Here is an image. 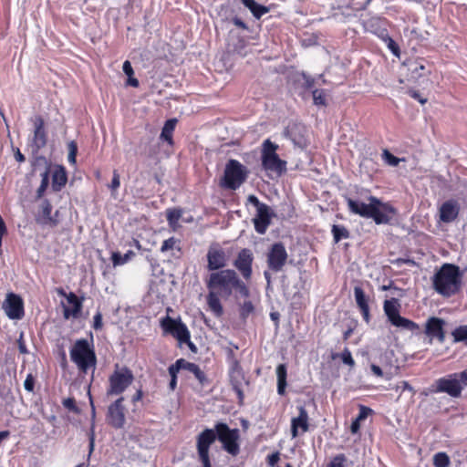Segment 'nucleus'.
I'll use <instances>...</instances> for the list:
<instances>
[{"label": "nucleus", "instance_id": "52", "mask_svg": "<svg viewBox=\"0 0 467 467\" xmlns=\"http://www.w3.org/2000/svg\"><path fill=\"white\" fill-rule=\"evenodd\" d=\"M247 201L249 203L253 204L254 207H256V211L261 209V206H267L265 203H263L259 201V199L255 195H249L247 198Z\"/></svg>", "mask_w": 467, "mask_h": 467}, {"label": "nucleus", "instance_id": "49", "mask_svg": "<svg viewBox=\"0 0 467 467\" xmlns=\"http://www.w3.org/2000/svg\"><path fill=\"white\" fill-rule=\"evenodd\" d=\"M384 43L387 45L388 48L391 51V53L394 56L400 57V47L391 37H387V40Z\"/></svg>", "mask_w": 467, "mask_h": 467}, {"label": "nucleus", "instance_id": "27", "mask_svg": "<svg viewBox=\"0 0 467 467\" xmlns=\"http://www.w3.org/2000/svg\"><path fill=\"white\" fill-rule=\"evenodd\" d=\"M133 379L131 371L127 368L119 370V394L131 385Z\"/></svg>", "mask_w": 467, "mask_h": 467}, {"label": "nucleus", "instance_id": "1", "mask_svg": "<svg viewBox=\"0 0 467 467\" xmlns=\"http://www.w3.org/2000/svg\"><path fill=\"white\" fill-rule=\"evenodd\" d=\"M205 283L209 290L206 296L209 309L216 317H220L223 314L220 297L227 299L233 294L237 274L232 269L213 272Z\"/></svg>", "mask_w": 467, "mask_h": 467}, {"label": "nucleus", "instance_id": "6", "mask_svg": "<svg viewBox=\"0 0 467 467\" xmlns=\"http://www.w3.org/2000/svg\"><path fill=\"white\" fill-rule=\"evenodd\" d=\"M278 145L266 139L262 143L261 161L263 168L277 175L286 171V161L279 158L276 153Z\"/></svg>", "mask_w": 467, "mask_h": 467}, {"label": "nucleus", "instance_id": "43", "mask_svg": "<svg viewBox=\"0 0 467 467\" xmlns=\"http://www.w3.org/2000/svg\"><path fill=\"white\" fill-rule=\"evenodd\" d=\"M383 160L392 167H396L399 165L400 160L396 156L392 155L388 150H383L382 154Z\"/></svg>", "mask_w": 467, "mask_h": 467}, {"label": "nucleus", "instance_id": "48", "mask_svg": "<svg viewBox=\"0 0 467 467\" xmlns=\"http://www.w3.org/2000/svg\"><path fill=\"white\" fill-rule=\"evenodd\" d=\"M184 366V359L181 358L178 359L175 364H172L169 368V373L171 378H176V374L179 372L181 368H183Z\"/></svg>", "mask_w": 467, "mask_h": 467}, {"label": "nucleus", "instance_id": "31", "mask_svg": "<svg viewBox=\"0 0 467 467\" xmlns=\"http://www.w3.org/2000/svg\"><path fill=\"white\" fill-rule=\"evenodd\" d=\"M123 72L127 75L126 86L137 88L139 86V80L133 77L134 71L130 61H125L122 66Z\"/></svg>", "mask_w": 467, "mask_h": 467}, {"label": "nucleus", "instance_id": "19", "mask_svg": "<svg viewBox=\"0 0 467 467\" xmlns=\"http://www.w3.org/2000/svg\"><path fill=\"white\" fill-rule=\"evenodd\" d=\"M230 381L233 389L240 400L244 399L243 385L245 383L244 376L238 361H234L230 371Z\"/></svg>", "mask_w": 467, "mask_h": 467}, {"label": "nucleus", "instance_id": "40", "mask_svg": "<svg viewBox=\"0 0 467 467\" xmlns=\"http://www.w3.org/2000/svg\"><path fill=\"white\" fill-rule=\"evenodd\" d=\"M347 457L343 453H339L332 458L327 467H346Z\"/></svg>", "mask_w": 467, "mask_h": 467}, {"label": "nucleus", "instance_id": "24", "mask_svg": "<svg viewBox=\"0 0 467 467\" xmlns=\"http://www.w3.org/2000/svg\"><path fill=\"white\" fill-rule=\"evenodd\" d=\"M354 297L364 321L368 324L370 321L368 297L359 285L354 287Z\"/></svg>", "mask_w": 467, "mask_h": 467}, {"label": "nucleus", "instance_id": "60", "mask_svg": "<svg viewBox=\"0 0 467 467\" xmlns=\"http://www.w3.org/2000/svg\"><path fill=\"white\" fill-rule=\"evenodd\" d=\"M233 23H234L236 26H238V27H240V28H242V29H247V26H246V24H245V23H244L241 18H239V17H234V18L233 19Z\"/></svg>", "mask_w": 467, "mask_h": 467}, {"label": "nucleus", "instance_id": "7", "mask_svg": "<svg viewBox=\"0 0 467 467\" xmlns=\"http://www.w3.org/2000/svg\"><path fill=\"white\" fill-rule=\"evenodd\" d=\"M400 305L397 298L393 297L389 300H385L383 310L389 323L402 330H407L414 334H418L420 331V326L414 321L401 317L400 315Z\"/></svg>", "mask_w": 467, "mask_h": 467}, {"label": "nucleus", "instance_id": "5", "mask_svg": "<svg viewBox=\"0 0 467 467\" xmlns=\"http://www.w3.org/2000/svg\"><path fill=\"white\" fill-rule=\"evenodd\" d=\"M436 393H446L451 398H460L462 391L467 388V369L449 374L434 382Z\"/></svg>", "mask_w": 467, "mask_h": 467}, {"label": "nucleus", "instance_id": "36", "mask_svg": "<svg viewBox=\"0 0 467 467\" xmlns=\"http://www.w3.org/2000/svg\"><path fill=\"white\" fill-rule=\"evenodd\" d=\"M435 467H448L450 464L449 456L445 452H438L433 456Z\"/></svg>", "mask_w": 467, "mask_h": 467}, {"label": "nucleus", "instance_id": "15", "mask_svg": "<svg viewBox=\"0 0 467 467\" xmlns=\"http://www.w3.org/2000/svg\"><path fill=\"white\" fill-rule=\"evenodd\" d=\"M444 325L445 321L439 317H431L427 319L424 332L430 337V344L433 337H436L440 343L445 341Z\"/></svg>", "mask_w": 467, "mask_h": 467}, {"label": "nucleus", "instance_id": "22", "mask_svg": "<svg viewBox=\"0 0 467 467\" xmlns=\"http://www.w3.org/2000/svg\"><path fill=\"white\" fill-rule=\"evenodd\" d=\"M440 220L449 223L453 222L459 215L460 205L454 200L446 201L440 207Z\"/></svg>", "mask_w": 467, "mask_h": 467}, {"label": "nucleus", "instance_id": "14", "mask_svg": "<svg viewBox=\"0 0 467 467\" xmlns=\"http://www.w3.org/2000/svg\"><path fill=\"white\" fill-rule=\"evenodd\" d=\"M6 316L11 319H20L24 316V304L22 298L14 294L8 293L3 304Z\"/></svg>", "mask_w": 467, "mask_h": 467}, {"label": "nucleus", "instance_id": "35", "mask_svg": "<svg viewBox=\"0 0 467 467\" xmlns=\"http://www.w3.org/2000/svg\"><path fill=\"white\" fill-rule=\"evenodd\" d=\"M49 183V170L48 167L41 173V183L36 191V196L41 198L46 192Z\"/></svg>", "mask_w": 467, "mask_h": 467}, {"label": "nucleus", "instance_id": "34", "mask_svg": "<svg viewBox=\"0 0 467 467\" xmlns=\"http://www.w3.org/2000/svg\"><path fill=\"white\" fill-rule=\"evenodd\" d=\"M410 70L411 72V77L413 78H418L426 76L427 73H429V71L426 70L425 66L421 62L418 61L410 65Z\"/></svg>", "mask_w": 467, "mask_h": 467}, {"label": "nucleus", "instance_id": "30", "mask_svg": "<svg viewBox=\"0 0 467 467\" xmlns=\"http://www.w3.org/2000/svg\"><path fill=\"white\" fill-rule=\"evenodd\" d=\"M176 123H177L176 119H168L165 122V124L162 128L161 133V138L163 140L167 141L170 145L172 144V133L174 131Z\"/></svg>", "mask_w": 467, "mask_h": 467}, {"label": "nucleus", "instance_id": "58", "mask_svg": "<svg viewBox=\"0 0 467 467\" xmlns=\"http://www.w3.org/2000/svg\"><path fill=\"white\" fill-rule=\"evenodd\" d=\"M142 397V391L140 389H135V392L131 395L130 400L132 402H136L140 400Z\"/></svg>", "mask_w": 467, "mask_h": 467}, {"label": "nucleus", "instance_id": "26", "mask_svg": "<svg viewBox=\"0 0 467 467\" xmlns=\"http://www.w3.org/2000/svg\"><path fill=\"white\" fill-rule=\"evenodd\" d=\"M242 4L250 10L252 15L256 18L260 19L263 16L270 11L268 6L256 3L255 0H241Z\"/></svg>", "mask_w": 467, "mask_h": 467}, {"label": "nucleus", "instance_id": "10", "mask_svg": "<svg viewBox=\"0 0 467 467\" xmlns=\"http://www.w3.org/2000/svg\"><path fill=\"white\" fill-rule=\"evenodd\" d=\"M161 326L165 332L172 335L181 344H187L194 353L197 351L196 346L191 341V334L188 327L180 319L166 317L162 321Z\"/></svg>", "mask_w": 467, "mask_h": 467}, {"label": "nucleus", "instance_id": "13", "mask_svg": "<svg viewBox=\"0 0 467 467\" xmlns=\"http://www.w3.org/2000/svg\"><path fill=\"white\" fill-rule=\"evenodd\" d=\"M207 269L213 272L223 270L227 265V257L224 250L218 244H213L207 252Z\"/></svg>", "mask_w": 467, "mask_h": 467}, {"label": "nucleus", "instance_id": "63", "mask_svg": "<svg viewBox=\"0 0 467 467\" xmlns=\"http://www.w3.org/2000/svg\"><path fill=\"white\" fill-rule=\"evenodd\" d=\"M110 187L112 190H115L117 188V171H113Z\"/></svg>", "mask_w": 467, "mask_h": 467}, {"label": "nucleus", "instance_id": "47", "mask_svg": "<svg viewBox=\"0 0 467 467\" xmlns=\"http://www.w3.org/2000/svg\"><path fill=\"white\" fill-rule=\"evenodd\" d=\"M177 243H178V240L174 237H171V238L164 240L161 244V252L165 253L169 250L173 249L176 246Z\"/></svg>", "mask_w": 467, "mask_h": 467}, {"label": "nucleus", "instance_id": "62", "mask_svg": "<svg viewBox=\"0 0 467 467\" xmlns=\"http://www.w3.org/2000/svg\"><path fill=\"white\" fill-rule=\"evenodd\" d=\"M314 82L315 80L309 77H305V86L307 88H313L314 86Z\"/></svg>", "mask_w": 467, "mask_h": 467}, {"label": "nucleus", "instance_id": "17", "mask_svg": "<svg viewBox=\"0 0 467 467\" xmlns=\"http://www.w3.org/2000/svg\"><path fill=\"white\" fill-rule=\"evenodd\" d=\"M34 136L31 141V147L34 154H36L39 150L44 148L47 144V138L45 130V122L42 117L37 116L34 120Z\"/></svg>", "mask_w": 467, "mask_h": 467}, {"label": "nucleus", "instance_id": "41", "mask_svg": "<svg viewBox=\"0 0 467 467\" xmlns=\"http://www.w3.org/2000/svg\"><path fill=\"white\" fill-rule=\"evenodd\" d=\"M314 104L317 106L326 105L325 92L323 89H314L313 92Z\"/></svg>", "mask_w": 467, "mask_h": 467}, {"label": "nucleus", "instance_id": "51", "mask_svg": "<svg viewBox=\"0 0 467 467\" xmlns=\"http://www.w3.org/2000/svg\"><path fill=\"white\" fill-rule=\"evenodd\" d=\"M395 389H401V391H410L412 396L415 394V389H413V387L408 381L405 380L401 381L399 385H397Z\"/></svg>", "mask_w": 467, "mask_h": 467}, {"label": "nucleus", "instance_id": "21", "mask_svg": "<svg viewBox=\"0 0 467 467\" xmlns=\"http://www.w3.org/2000/svg\"><path fill=\"white\" fill-rule=\"evenodd\" d=\"M253 223L254 229L258 234H264L266 232L271 223V213L268 205L261 206V209L256 211Z\"/></svg>", "mask_w": 467, "mask_h": 467}, {"label": "nucleus", "instance_id": "3", "mask_svg": "<svg viewBox=\"0 0 467 467\" xmlns=\"http://www.w3.org/2000/svg\"><path fill=\"white\" fill-rule=\"evenodd\" d=\"M462 277L458 265L443 264L432 277L433 289L444 297L454 296L462 288Z\"/></svg>", "mask_w": 467, "mask_h": 467}, {"label": "nucleus", "instance_id": "16", "mask_svg": "<svg viewBox=\"0 0 467 467\" xmlns=\"http://www.w3.org/2000/svg\"><path fill=\"white\" fill-rule=\"evenodd\" d=\"M52 205L48 200H44L39 213L36 215V222L42 226L56 227L59 223L58 211L51 215Z\"/></svg>", "mask_w": 467, "mask_h": 467}, {"label": "nucleus", "instance_id": "37", "mask_svg": "<svg viewBox=\"0 0 467 467\" xmlns=\"http://www.w3.org/2000/svg\"><path fill=\"white\" fill-rule=\"evenodd\" d=\"M183 368H185V369L189 370L190 372H192V374H194L196 379H198L200 381H202V379L204 378L203 372L201 370L199 366L194 363L187 362L184 360Z\"/></svg>", "mask_w": 467, "mask_h": 467}, {"label": "nucleus", "instance_id": "20", "mask_svg": "<svg viewBox=\"0 0 467 467\" xmlns=\"http://www.w3.org/2000/svg\"><path fill=\"white\" fill-rule=\"evenodd\" d=\"M298 416L291 420V435L293 438L298 436V430L301 429L302 432H306L309 429L308 413L304 406L297 407Z\"/></svg>", "mask_w": 467, "mask_h": 467}, {"label": "nucleus", "instance_id": "23", "mask_svg": "<svg viewBox=\"0 0 467 467\" xmlns=\"http://www.w3.org/2000/svg\"><path fill=\"white\" fill-rule=\"evenodd\" d=\"M67 304L70 305V307L63 305L64 318L69 319L70 317H78L82 310V299H79L73 292H70L68 293V296H67Z\"/></svg>", "mask_w": 467, "mask_h": 467}, {"label": "nucleus", "instance_id": "57", "mask_svg": "<svg viewBox=\"0 0 467 467\" xmlns=\"http://www.w3.org/2000/svg\"><path fill=\"white\" fill-rule=\"evenodd\" d=\"M25 389L27 391H33L34 389V379L31 375H28L24 382Z\"/></svg>", "mask_w": 467, "mask_h": 467}, {"label": "nucleus", "instance_id": "33", "mask_svg": "<svg viewBox=\"0 0 467 467\" xmlns=\"http://www.w3.org/2000/svg\"><path fill=\"white\" fill-rule=\"evenodd\" d=\"M453 342H463L467 345V325L456 327L452 333Z\"/></svg>", "mask_w": 467, "mask_h": 467}, {"label": "nucleus", "instance_id": "11", "mask_svg": "<svg viewBox=\"0 0 467 467\" xmlns=\"http://www.w3.org/2000/svg\"><path fill=\"white\" fill-rule=\"evenodd\" d=\"M217 439V431L214 429H205L197 436L196 446L199 458L203 467H212L209 456L210 446Z\"/></svg>", "mask_w": 467, "mask_h": 467}, {"label": "nucleus", "instance_id": "38", "mask_svg": "<svg viewBox=\"0 0 467 467\" xmlns=\"http://www.w3.org/2000/svg\"><path fill=\"white\" fill-rule=\"evenodd\" d=\"M107 420L113 427L117 426V400L109 406Z\"/></svg>", "mask_w": 467, "mask_h": 467}, {"label": "nucleus", "instance_id": "18", "mask_svg": "<svg viewBox=\"0 0 467 467\" xmlns=\"http://www.w3.org/2000/svg\"><path fill=\"white\" fill-rule=\"evenodd\" d=\"M253 254L249 249H243L239 252L234 266L241 272L245 279H249L252 275Z\"/></svg>", "mask_w": 467, "mask_h": 467}, {"label": "nucleus", "instance_id": "25", "mask_svg": "<svg viewBox=\"0 0 467 467\" xmlns=\"http://www.w3.org/2000/svg\"><path fill=\"white\" fill-rule=\"evenodd\" d=\"M67 176L63 166H56L52 172V189L54 192H59L67 183Z\"/></svg>", "mask_w": 467, "mask_h": 467}, {"label": "nucleus", "instance_id": "32", "mask_svg": "<svg viewBox=\"0 0 467 467\" xmlns=\"http://www.w3.org/2000/svg\"><path fill=\"white\" fill-rule=\"evenodd\" d=\"M331 233L335 243H338L342 239H348L349 237V231L344 225L333 224Z\"/></svg>", "mask_w": 467, "mask_h": 467}, {"label": "nucleus", "instance_id": "64", "mask_svg": "<svg viewBox=\"0 0 467 467\" xmlns=\"http://www.w3.org/2000/svg\"><path fill=\"white\" fill-rule=\"evenodd\" d=\"M15 158L18 162H23L25 161V156L20 152L19 150H16Z\"/></svg>", "mask_w": 467, "mask_h": 467}, {"label": "nucleus", "instance_id": "45", "mask_svg": "<svg viewBox=\"0 0 467 467\" xmlns=\"http://www.w3.org/2000/svg\"><path fill=\"white\" fill-rule=\"evenodd\" d=\"M254 310V305L251 301H245L241 306L240 315L244 319Z\"/></svg>", "mask_w": 467, "mask_h": 467}, {"label": "nucleus", "instance_id": "54", "mask_svg": "<svg viewBox=\"0 0 467 467\" xmlns=\"http://www.w3.org/2000/svg\"><path fill=\"white\" fill-rule=\"evenodd\" d=\"M93 327L96 330L102 327V315L99 312H98L93 317Z\"/></svg>", "mask_w": 467, "mask_h": 467}, {"label": "nucleus", "instance_id": "9", "mask_svg": "<svg viewBox=\"0 0 467 467\" xmlns=\"http://www.w3.org/2000/svg\"><path fill=\"white\" fill-rule=\"evenodd\" d=\"M217 439L222 443L223 449L233 456L240 452V431L238 429H230L226 423L218 422L215 424Z\"/></svg>", "mask_w": 467, "mask_h": 467}, {"label": "nucleus", "instance_id": "61", "mask_svg": "<svg viewBox=\"0 0 467 467\" xmlns=\"http://www.w3.org/2000/svg\"><path fill=\"white\" fill-rule=\"evenodd\" d=\"M359 422L360 421L358 420L357 419L352 421L351 426H350V430H351L352 433H357L358 431V430L360 428Z\"/></svg>", "mask_w": 467, "mask_h": 467}, {"label": "nucleus", "instance_id": "59", "mask_svg": "<svg viewBox=\"0 0 467 467\" xmlns=\"http://www.w3.org/2000/svg\"><path fill=\"white\" fill-rule=\"evenodd\" d=\"M370 369L373 372V374L376 375L377 377H382L383 376V371H382V369L379 366H377L375 364H372L370 366Z\"/></svg>", "mask_w": 467, "mask_h": 467}, {"label": "nucleus", "instance_id": "39", "mask_svg": "<svg viewBox=\"0 0 467 467\" xmlns=\"http://www.w3.org/2000/svg\"><path fill=\"white\" fill-rule=\"evenodd\" d=\"M67 161L71 164H76V157L78 153V145L74 140H71L67 143Z\"/></svg>", "mask_w": 467, "mask_h": 467}, {"label": "nucleus", "instance_id": "29", "mask_svg": "<svg viewBox=\"0 0 467 467\" xmlns=\"http://www.w3.org/2000/svg\"><path fill=\"white\" fill-rule=\"evenodd\" d=\"M277 392L284 395L286 387V367L285 364H279L276 368Z\"/></svg>", "mask_w": 467, "mask_h": 467}, {"label": "nucleus", "instance_id": "56", "mask_svg": "<svg viewBox=\"0 0 467 467\" xmlns=\"http://www.w3.org/2000/svg\"><path fill=\"white\" fill-rule=\"evenodd\" d=\"M409 94L413 99H417L420 104H425L427 101V99H424L421 97V95L417 90H409Z\"/></svg>", "mask_w": 467, "mask_h": 467}, {"label": "nucleus", "instance_id": "42", "mask_svg": "<svg viewBox=\"0 0 467 467\" xmlns=\"http://www.w3.org/2000/svg\"><path fill=\"white\" fill-rule=\"evenodd\" d=\"M234 289H235L244 297H248L250 296V291L248 287L242 280H240L238 276L237 283H234Z\"/></svg>", "mask_w": 467, "mask_h": 467}, {"label": "nucleus", "instance_id": "44", "mask_svg": "<svg viewBox=\"0 0 467 467\" xmlns=\"http://www.w3.org/2000/svg\"><path fill=\"white\" fill-rule=\"evenodd\" d=\"M117 393V364L115 365V370L109 378V389L107 392L108 396H111Z\"/></svg>", "mask_w": 467, "mask_h": 467}, {"label": "nucleus", "instance_id": "55", "mask_svg": "<svg viewBox=\"0 0 467 467\" xmlns=\"http://www.w3.org/2000/svg\"><path fill=\"white\" fill-rule=\"evenodd\" d=\"M132 256H134V253L132 251H128L123 255H120L119 254V265L126 264L127 262H129L130 260V258Z\"/></svg>", "mask_w": 467, "mask_h": 467}, {"label": "nucleus", "instance_id": "8", "mask_svg": "<svg viewBox=\"0 0 467 467\" xmlns=\"http://www.w3.org/2000/svg\"><path fill=\"white\" fill-rule=\"evenodd\" d=\"M248 170L237 160L231 159L225 165L221 185L229 190L238 189L246 180Z\"/></svg>", "mask_w": 467, "mask_h": 467}, {"label": "nucleus", "instance_id": "53", "mask_svg": "<svg viewBox=\"0 0 467 467\" xmlns=\"http://www.w3.org/2000/svg\"><path fill=\"white\" fill-rule=\"evenodd\" d=\"M371 412H372V410H371V409L367 408V407H365V406H360L359 412H358V417H357V420H359V421H360V420H365V419L368 416V414H369V413H371Z\"/></svg>", "mask_w": 467, "mask_h": 467}, {"label": "nucleus", "instance_id": "4", "mask_svg": "<svg viewBox=\"0 0 467 467\" xmlns=\"http://www.w3.org/2000/svg\"><path fill=\"white\" fill-rule=\"evenodd\" d=\"M70 358L81 373H88V370H94L96 367V354L89 345L88 339L81 338L76 340L70 351Z\"/></svg>", "mask_w": 467, "mask_h": 467}, {"label": "nucleus", "instance_id": "46", "mask_svg": "<svg viewBox=\"0 0 467 467\" xmlns=\"http://www.w3.org/2000/svg\"><path fill=\"white\" fill-rule=\"evenodd\" d=\"M341 360L344 364L348 365L349 367L355 366V360L352 358V354L348 348H345L340 354Z\"/></svg>", "mask_w": 467, "mask_h": 467}, {"label": "nucleus", "instance_id": "12", "mask_svg": "<svg viewBox=\"0 0 467 467\" xmlns=\"http://www.w3.org/2000/svg\"><path fill=\"white\" fill-rule=\"evenodd\" d=\"M287 252L282 243L274 244L267 254L268 267L274 272H280L287 261Z\"/></svg>", "mask_w": 467, "mask_h": 467}, {"label": "nucleus", "instance_id": "2", "mask_svg": "<svg viewBox=\"0 0 467 467\" xmlns=\"http://www.w3.org/2000/svg\"><path fill=\"white\" fill-rule=\"evenodd\" d=\"M369 202L348 198V210L361 217L373 219L377 224H387L394 218L396 210L389 203L381 202L374 196L369 197Z\"/></svg>", "mask_w": 467, "mask_h": 467}, {"label": "nucleus", "instance_id": "28", "mask_svg": "<svg viewBox=\"0 0 467 467\" xmlns=\"http://www.w3.org/2000/svg\"><path fill=\"white\" fill-rule=\"evenodd\" d=\"M182 216V210L180 208L168 209L166 211V218L169 223V226L176 231L181 225L179 223L180 219Z\"/></svg>", "mask_w": 467, "mask_h": 467}, {"label": "nucleus", "instance_id": "50", "mask_svg": "<svg viewBox=\"0 0 467 467\" xmlns=\"http://www.w3.org/2000/svg\"><path fill=\"white\" fill-rule=\"evenodd\" d=\"M62 403H63V406L67 410H68L70 411H73V412H78V409L76 406V402H75V400L73 398L65 399Z\"/></svg>", "mask_w": 467, "mask_h": 467}]
</instances>
